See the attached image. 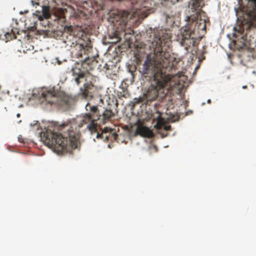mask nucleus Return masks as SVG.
<instances>
[{"label": "nucleus", "mask_w": 256, "mask_h": 256, "mask_svg": "<svg viewBox=\"0 0 256 256\" xmlns=\"http://www.w3.org/2000/svg\"><path fill=\"white\" fill-rule=\"evenodd\" d=\"M156 48L153 53L148 54L144 62L138 63V69L142 76L154 83L148 88L144 96L147 101L154 100L159 94L165 96L179 82L172 80L168 72L172 69L170 54L167 50L171 44L170 36L163 30L156 34Z\"/></svg>", "instance_id": "obj_1"}, {"label": "nucleus", "mask_w": 256, "mask_h": 256, "mask_svg": "<svg viewBox=\"0 0 256 256\" xmlns=\"http://www.w3.org/2000/svg\"><path fill=\"white\" fill-rule=\"evenodd\" d=\"M57 129L60 132L48 128L40 133V138L46 146L59 154L70 152L78 147V134L72 129L70 122H64Z\"/></svg>", "instance_id": "obj_2"}, {"label": "nucleus", "mask_w": 256, "mask_h": 256, "mask_svg": "<svg viewBox=\"0 0 256 256\" xmlns=\"http://www.w3.org/2000/svg\"><path fill=\"white\" fill-rule=\"evenodd\" d=\"M80 51L76 54L78 58H82L81 68L76 66L72 68V72L74 77V82L79 85L84 80L90 71L94 69L98 64L96 58L90 54L92 47L90 46H84L82 44H76Z\"/></svg>", "instance_id": "obj_3"}, {"label": "nucleus", "mask_w": 256, "mask_h": 256, "mask_svg": "<svg viewBox=\"0 0 256 256\" xmlns=\"http://www.w3.org/2000/svg\"><path fill=\"white\" fill-rule=\"evenodd\" d=\"M40 95L42 103L44 105L56 104L64 106L68 105L70 100V98L64 94H60L58 96L54 88L44 89Z\"/></svg>", "instance_id": "obj_4"}, {"label": "nucleus", "mask_w": 256, "mask_h": 256, "mask_svg": "<svg viewBox=\"0 0 256 256\" xmlns=\"http://www.w3.org/2000/svg\"><path fill=\"white\" fill-rule=\"evenodd\" d=\"M193 31L189 28H186L184 29H181L180 32L177 34L176 40L186 50L194 42V38L192 37Z\"/></svg>", "instance_id": "obj_5"}, {"label": "nucleus", "mask_w": 256, "mask_h": 256, "mask_svg": "<svg viewBox=\"0 0 256 256\" xmlns=\"http://www.w3.org/2000/svg\"><path fill=\"white\" fill-rule=\"evenodd\" d=\"M31 4L36 10L34 15L36 16L40 21L48 19L50 17V8L48 5L40 4V0H31Z\"/></svg>", "instance_id": "obj_6"}, {"label": "nucleus", "mask_w": 256, "mask_h": 256, "mask_svg": "<svg viewBox=\"0 0 256 256\" xmlns=\"http://www.w3.org/2000/svg\"><path fill=\"white\" fill-rule=\"evenodd\" d=\"M97 120V118L92 116L90 113H87L83 116L79 126L82 127L84 124H87L86 128L91 132V134H93L94 132H96L98 130V125L96 123Z\"/></svg>", "instance_id": "obj_7"}, {"label": "nucleus", "mask_w": 256, "mask_h": 256, "mask_svg": "<svg viewBox=\"0 0 256 256\" xmlns=\"http://www.w3.org/2000/svg\"><path fill=\"white\" fill-rule=\"evenodd\" d=\"M75 30L72 26H66L64 27V31L62 32L61 36L62 39L64 40V42L69 43L67 44H74L77 41V38L75 36Z\"/></svg>", "instance_id": "obj_8"}, {"label": "nucleus", "mask_w": 256, "mask_h": 256, "mask_svg": "<svg viewBox=\"0 0 256 256\" xmlns=\"http://www.w3.org/2000/svg\"><path fill=\"white\" fill-rule=\"evenodd\" d=\"M241 62L248 68H254L256 66V54L250 51H244L241 54Z\"/></svg>", "instance_id": "obj_9"}, {"label": "nucleus", "mask_w": 256, "mask_h": 256, "mask_svg": "<svg viewBox=\"0 0 256 256\" xmlns=\"http://www.w3.org/2000/svg\"><path fill=\"white\" fill-rule=\"evenodd\" d=\"M136 134L148 138H152L154 136L153 132L150 129L143 126H138L137 127L136 130Z\"/></svg>", "instance_id": "obj_10"}, {"label": "nucleus", "mask_w": 256, "mask_h": 256, "mask_svg": "<svg viewBox=\"0 0 256 256\" xmlns=\"http://www.w3.org/2000/svg\"><path fill=\"white\" fill-rule=\"evenodd\" d=\"M94 88L91 82H86L84 85V88H80V94L84 98H92V94L90 91Z\"/></svg>", "instance_id": "obj_11"}, {"label": "nucleus", "mask_w": 256, "mask_h": 256, "mask_svg": "<svg viewBox=\"0 0 256 256\" xmlns=\"http://www.w3.org/2000/svg\"><path fill=\"white\" fill-rule=\"evenodd\" d=\"M114 116V114L112 110L106 109L102 114H100L98 115L97 120H102V122L104 124L108 122Z\"/></svg>", "instance_id": "obj_12"}, {"label": "nucleus", "mask_w": 256, "mask_h": 256, "mask_svg": "<svg viewBox=\"0 0 256 256\" xmlns=\"http://www.w3.org/2000/svg\"><path fill=\"white\" fill-rule=\"evenodd\" d=\"M252 8L248 12V16L251 19L252 24L256 26V0H248Z\"/></svg>", "instance_id": "obj_13"}, {"label": "nucleus", "mask_w": 256, "mask_h": 256, "mask_svg": "<svg viewBox=\"0 0 256 256\" xmlns=\"http://www.w3.org/2000/svg\"><path fill=\"white\" fill-rule=\"evenodd\" d=\"M158 116L156 118L157 120L156 124L154 126V128L160 130L164 128V129L166 131L171 130V126L170 125H166L164 124V120L161 117L160 114L158 112Z\"/></svg>", "instance_id": "obj_14"}, {"label": "nucleus", "mask_w": 256, "mask_h": 256, "mask_svg": "<svg viewBox=\"0 0 256 256\" xmlns=\"http://www.w3.org/2000/svg\"><path fill=\"white\" fill-rule=\"evenodd\" d=\"M86 111L89 112L92 116L97 118V116L100 114L98 106H92L90 104L88 103L86 106Z\"/></svg>", "instance_id": "obj_15"}, {"label": "nucleus", "mask_w": 256, "mask_h": 256, "mask_svg": "<svg viewBox=\"0 0 256 256\" xmlns=\"http://www.w3.org/2000/svg\"><path fill=\"white\" fill-rule=\"evenodd\" d=\"M93 134H96V138H100L104 140H108L109 138V136L110 135V133H108V129L107 128H104L101 134H100L98 130L96 132Z\"/></svg>", "instance_id": "obj_16"}, {"label": "nucleus", "mask_w": 256, "mask_h": 256, "mask_svg": "<svg viewBox=\"0 0 256 256\" xmlns=\"http://www.w3.org/2000/svg\"><path fill=\"white\" fill-rule=\"evenodd\" d=\"M20 32L17 28L12 29L10 32H8L5 34L6 40V41H9L14 38H16V34H19Z\"/></svg>", "instance_id": "obj_17"}, {"label": "nucleus", "mask_w": 256, "mask_h": 256, "mask_svg": "<svg viewBox=\"0 0 256 256\" xmlns=\"http://www.w3.org/2000/svg\"><path fill=\"white\" fill-rule=\"evenodd\" d=\"M202 0H191L190 3L191 9L193 11L199 10L202 7Z\"/></svg>", "instance_id": "obj_18"}, {"label": "nucleus", "mask_w": 256, "mask_h": 256, "mask_svg": "<svg viewBox=\"0 0 256 256\" xmlns=\"http://www.w3.org/2000/svg\"><path fill=\"white\" fill-rule=\"evenodd\" d=\"M110 38L112 39H112L114 40L111 41L110 42H112V43H116V42H118L120 40V38H119V36H118L116 34H115L114 36V38Z\"/></svg>", "instance_id": "obj_19"}, {"label": "nucleus", "mask_w": 256, "mask_h": 256, "mask_svg": "<svg viewBox=\"0 0 256 256\" xmlns=\"http://www.w3.org/2000/svg\"><path fill=\"white\" fill-rule=\"evenodd\" d=\"M18 141L22 143H24V140L22 137H18Z\"/></svg>", "instance_id": "obj_20"}, {"label": "nucleus", "mask_w": 256, "mask_h": 256, "mask_svg": "<svg viewBox=\"0 0 256 256\" xmlns=\"http://www.w3.org/2000/svg\"><path fill=\"white\" fill-rule=\"evenodd\" d=\"M127 95H128V94H127V92H126V94L120 95V96L126 98H127Z\"/></svg>", "instance_id": "obj_21"}, {"label": "nucleus", "mask_w": 256, "mask_h": 256, "mask_svg": "<svg viewBox=\"0 0 256 256\" xmlns=\"http://www.w3.org/2000/svg\"><path fill=\"white\" fill-rule=\"evenodd\" d=\"M118 136V135L116 134H114V138L115 139H116Z\"/></svg>", "instance_id": "obj_22"}, {"label": "nucleus", "mask_w": 256, "mask_h": 256, "mask_svg": "<svg viewBox=\"0 0 256 256\" xmlns=\"http://www.w3.org/2000/svg\"><path fill=\"white\" fill-rule=\"evenodd\" d=\"M153 148L156 150V151H157V148H156V146H153Z\"/></svg>", "instance_id": "obj_23"}, {"label": "nucleus", "mask_w": 256, "mask_h": 256, "mask_svg": "<svg viewBox=\"0 0 256 256\" xmlns=\"http://www.w3.org/2000/svg\"><path fill=\"white\" fill-rule=\"evenodd\" d=\"M242 88H244V89H246V88H247V86H243Z\"/></svg>", "instance_id": "obj_24"}, {"label": "nucleus", "mask_w": 256, "mask_h": 256, "mask_svg": "<svg viewBox=\"0 0 256 256\" xmlns=\"http://www.w3.org/2000/svg\"><path fill=\"white\" fill-rule=\"evenodd\" d=\"M208 104H210V103H211V100H208Z\"/></svg>", "instance_id": "obj_25"}, {"label": "nucleus", "mask_w": 256, "mask_h": 256, "mask_svg": "<svg viewBox=\"0 0 256 256\" xmlns=\"http://www.w3.org/2000/svg\"><path fill=\"white\" fill-rule=\"evenodd\" d=\"M140 102V100H138L137 101H136L134 102H135L136 104H137V103H138Z\"/></svg>", "instance_id": "obj_26"}]
</instances>
